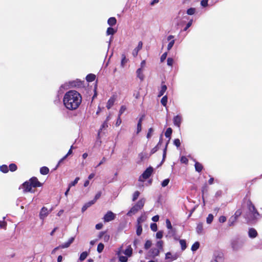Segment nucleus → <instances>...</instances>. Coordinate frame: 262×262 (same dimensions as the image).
Returning <instances> with one entry per match:
<instances>
[{
    "label": "nucleus",
    "mask_w": 262,
    "mask_h": 262,
    "mask_svg": "<svg viewBox=\"0 0 262 262\" xmlns=\"http://www.w3.org/2000/svg\"><path fill=\"white\" fill-rule=\"evenodd\" d=\"M62 101L67 109L73 111L77 109L80 106L82 101V97L76 91L70 90L66 93Z\"/></svg>",
    "instance_id": "f257e3e1"
},
{
    "label": "nucleus",
    "mask_w": 262,
    "mask_h": 262,
    "mask_svg": "<svg viewBox=\"0 0 262 262\" xmlns=\"http://www.w3.org/2000/svg\"><path fill=\"white\" fill-rule=\"evenodd\" d=\"M247 205L249 210V213L247 215L248 220L252 222L259 219L260 215L252 202L249 201L247 203Z\"/></svg>",
    "instance_id": "f03ea898"
},
{
    "label": "nucleus",
    "mask_w": 262,
    "mask_h": 262,
    "mask_svg": "<svg viewBox=\"0 0 262 262\" xmlns=\"http://www.w3.org/2000/svg\"><path fill=\"white\" fill-rule=\"evenodd\" d=\"M146 68V62L145 60L141 61L140 67L136 71L137 77L141 80L143 81L145 78L144 72Z\"/></svg>",
    "instance_id": "7ed1b4c3"
},
{
    "label": "nucleus",
    "mask_w": 262,
    "mask_h": 262,
    "mask_svg": "<svg viewBox=\"0 0 262 262\" xmlns=\"http://www.w3.org/2000/svg\"><path fill=\"white\" fill-rule=\"evenodd\" d=\"M243 245L244 242L239 239H234L231 242V248L234 251H237L241 249Z\"/></svg>",
    "instance_id": "20e7f679"
},
{
    "label": "nucleus",
    "mask_w": 262,
    "mask_h": 262,
    "mask_svg": "<svg viewBox=\"0 0 262 262\" xmlns=\"http://www.w3.org/2000/svg\"><path fill=\"white\" fill-rule=\"evenodd\" d=\"M153 171V168L151 167L147 168L142 173V174L139 178V181L144 182L145 180L148 179L151 174Z\"/></svg>",
    "instance_id": "39448f33"
},
{
    "label": "nucleus",
    "mask_w": 262,
    "mask_h": 262,
    "mask_svg": "<svg viewBox=\"0 0 262 262\" xmlns=\"http://www.w3.org/2000/svg\"><path fill=\"white\" fill-rule=\"evenodd\" d=\"M224 258L223 253L215 252L214 253L211 262H224Z\"/></svg>",
    "instance_id": "423d86ee"
},
{
    "label": "nucleus",
    "mask_w": 262,
    "mask_h": 262,
    "mask_svg": "<svg viewBox=\"0 0 262 262\" xmlns=\"http://www.w3.org/2000/svg\"><path fill=\"white\" fill-rule=\"evenodd\" d=\"M116 217V214L111 211H108L104 215L103 220L105 222H109L114 220Z\"/></svg>",
    "instance_id": "0eeeda50"
},
{
    "label": "nucleus",
    "mask_w": 262,
    "mask_h": 262,
    "mask_svg": "<svg viewBox=\"0 0 262 262\" xmlns=\"http://www.w3.org/2000/svg\"><path fill=\"white\" fill-rule=\"evenodd\" d=\"M23 188L24 192H35L34 188H33V186L31 185L30 182H29V181H27L23 184Z\"/></svg>",
    "instance_id": "6e6552de"
},
{
    "label": "nucleus",
    "mask_w": 262,
    "mask_h": 262,
    "mask_svg": "<svg viewBox=\"0 0 262 262\" xmlns=\"http://www.w3.org/2000/svg\"><path fill=\"white\" fill-rule=\"evenodd\" d=\"M117 99V96L116 95H113L107 101L106 103V107L108 110L110 109L114 104Z\"/></svg>",
    "instance_id": "1a4fd4ad"
},
{
    "label": "nucleus",
    "mask_w": 262,
    "mask_h": 262,
    "mask_svg": "<svg viewBox=\"0 0 262 262\" xmlns=\"http://www.w3.org/2000/svg\"><path fill=\"white\" fill-rule=\"evenodd\" d=\"M50 211L48 209L43 207L41 208L39 213V217L41 220H43L49 214Z\"/></svg>",
    "instance_id": "9d476101"
},
{
    "label": "nucleus",
    "mask_w": 262,
    "mask_h": 262,
    "mask_svg": "<svg viewBox=\"0 0 262 262\" xmlns=\"http://www.w3.org/2000/svg\"><path fill=\"white\" fill-rule=\"evenodd\" d=\"M178 258V255L177 254H172L171 252H168L165 254V259L168 261L171 262L176 260Z\"/></svg>",
    "instance_id": "9b49d317"
},
{
    "label": "nucleus",
    "mask_w": 262,
    "mask_h": 262,
    "mask_svg": "<svg viewBox=\"0 0 262 262\" xmlns=\"http://www.w3.org/2000/svg\"><path fill=\"white\" fill-rule=\"evenodd\" d=\"M160 250L156 248H151L148 252L149 256L151 258L158 256Z\"/></svg>",
    "instance_id": "f8f14e48"
},
{
    "label": "nucleus",
    "mask_w": 262,
    "mask_h": 262,
    "mask_svg": "<svg viewBox=\"0 0 262 262\" xmlns=\"http://www.w3.org/2000/svg\"><path fill=\"white\" fill-rule=\"evenodd\" d=\"M173 121L174 125L180 127L182 121V117L180 115H177L173 117Z\"/></svg>",
    "instance_id": "ddd939ff"
},
{
    "label": "nucleus",
    "mask_w": 262,
    "mask_h": 262,
    "mask_svg": "<svg viewBox=\"0 0 262 262\" xmlns=\"http://www.w3.org/2000/svg\"><path fill=\"white\" fill-rule=\"evenodd\" d=\"M29 182H30L31 185L33 186V188H35L37 187H40L41 186V183L38 181V179L35 178L33 177L30 179L29 181Z\"/></svg>",
    "instance_id": "4468645a"
},
{
    "label": "nucleus",
    "mask_w": 262,
    "mask_h": 262,
    "mask_svg": "<svg viewBox=\"0 0 262 262\" xmlns=\"http://www.w3.org/2000/svg\"><path fill=\"white\" fill-rule=\"evenodd\" d=\"M167 40L169 41V43L168 44V46H167V50L168 51H169L171 50V49L173 47V46L174 43V42H175V40L174 39V36L171 35H169L167 37Z\"/></svg>",
    "instance_id": "2eb2a0df"
},
{
    "label": "nucleus",
    "mask_w": 262,
    "mask_h": 262,
    "mask_svg": "<svg viewBox=\"0 0 262 262\" xmlns=\"http://www.w3.org/2000/svg\"><path fill=\"white\" fill-rule=\"evenodd\" d=\"M122 253V248L119 249L118 251L117 252V255L119 257V260L121 262H126L127 261V257L125 256L121 255Z\"/></svg>",
    "instance_id": "dca6fc26"
},
{
    "label": "nucleus",
    "mask_w": 262,
    "mask_h": 262,
    "mask_svg": "<svg viewBox=\"0 0 262 262\" xmlns=\"http://www.w3.org/2000/svg\"><path fill=\"white\" fill-rule=\"evenodd\" d=\"M166 225L167 229L169 230V231H168V234L170 235H173L174 234V231L172 229V227L170 221L168 219H167L166 220Z\"/></svg>",
    "instance_id": "f3484780"
},
{
    "label": "nucleus",
    "mask_w": 262,
    "mask_h": 262,
    "mask_svg": "<svg viewBox=\"0 0 262 262\" xmlns=\"http://www.w3.org/2000/svg\"><path fill=\"white\" fill-rule=\"evenodd\" d=\"M248 235L250 238H255L257 236V232L255 229L251 228L249 229Z\"/></svg>",
    "instance_id": "a211bd4d"
},
{
    "label": "nucleus",
    "mask_w": 262,
    "mask_h": 262,
    "mask_svg": "<svg viewBox=\"0 0 262 262\" xmlns=\"http://www.w3.org/2000/svg\"><path fill=\"white\" fill-rule=\"evenodd\" d=\"M145 199L144 198H142L141 199H140L137 203L136 205H135V206H136V207H137L139 210L141 209L144 205V204H145Z\"/></svg>",
    "instance_id": "6ab92c4d"
},
{
    "label": "nucleus",
    "mask_w": 262,
    "mask_h": 262,
    "mask_svg": "<svg viewBox=\"0 0 262 262\" xmlns=\"http://www.w3.org/2000/svg\"><path fill=\"white\" fill-rule=\"evenodd\" d=\"M142 42L141 41L139 42L138 46L133 50V55L134 57L137 56L138 52L142 49Z\"/></svg>",
    "instance_id": "aec40b11"
},
{
    "label": "nucleus",
    "mask_w": 262,
    "mask_h": 262,
    "mask_svg": "<svg viewBox=\"0 0 262 262\" xmlns=\"http://www.w3.org/2000/svg\"><path fill=\"white\" fill-rule=\"evenodd\" d=\"M74 237H71L67 242L63 243L60 246L61 248H66L69 247L70 245L74 241Z\"/></svg>",
    "instance_id": "412c9836"
},
{
    "label": "nucleus",
    "mask_w": 262,
    "mask_h": 262,
    "mask_svg": "<svg viewBox=\"0 0 262 262\" xmlns=\"http://www.w3.org/2000/svg\"><path fill=\"white\" fill-rule=\"evenodd\" d=\"M138 211H139V209L137 207H136V206L134 205L130 209V210L127 212V215L128 216H132V215L136 214Z\"/></svg>",
    "instance_id": "4be33fe9"
},
{
    "label": "nucleus",
    "mask_w": 262,
    "mask_h": 262,
    "mask_svg": "<svg viewBox=\"0 0 262 262\" xmlns=\"http://www.w3.org/2000/svg\"><path fill=\"white\" fill-rule=\"evenodd\" d=\"M123 253L127 256H131L133 253V249L130 246H128L126 249L123 251Z\"/></svg>",
    "instance_id": "5701e85b"
},
{
    "label": "nucleus",
    "mask_w": 262,
    "mask_h": 262,
    "mask_svg": "<svg viewBox=\"0 0 262 262\" xmlns=\"http://www.w3.org/2000/svg\"><path fill=\"white\" fill-rule=\"evenodd\" d=\"M95 203V201H91L86 203L81 209V211L82 212H84L88 208L90 207L91 205Z\"/></svg>",
    "instance_id": "b1692460"
},
{
    "label": "nucleus",
    "mask_w": 262,
    "mask_h": 262,
    "mask_svg": "<svg viewBox=\"0 0 262 262\" xmlns=\"http://www.w3.org/2000/svg\"><path fill=\"white\" fill-rule=\"evenodd\" d=\"M122 59L121 61V66L122 68H124L126 64V63L128 61V59L126 58L125 55L124 54H122L121 56Z\"/></svg>",
    "instance_id": "393cba45"
},
{
    "label": "nucleus",
    "mask_w": 262,
    "mask_h": 262,
    "mask_svg": "<svg viewBox=\"0 0 262 262\" xmlns=\"http://www.w3.org/2000/svg\"><path fill=\"white\" fill-rule=\"evenodd\" d=\"M117 20L115 17H110L107 20V24L111 26H114L116 24Z\"/></svg>",
    "instance_id": "a878e982"
},
{
    "label": "nucleus",
    "mask_w": 262,
    "mask_h": 262,
    "mask_svg": "<svg viewBox=\"0 0 262 262\" xmlns=\"http://www.w3.org/2000/svg\"><path fill=\"white\" fill-rule=\"evenodd\" d=\"M194 166H195V170L198 172L201 171L203 169L202 165L198 162H195Z\"/></svg>",
    "instance_id": "bb28decb"
},
{
    "label": "nucleus",
    "mask_w": 262,
    "mask_h": 262,
    "mask_svg": "<svg viewBox=\"0 0 262 262\" xmlns=\"http://www.w3.org/2000/svg\"><path fill=\"white\" fill-rule=\"evenodd\" d=\"M196 230L198 233L201 234L203 230V223H200L198 224Z\"/></svg>",
    "instance_id": "cd10ccee"
},
{
    "label": "nucleus",
    "mask_w": 262,
    "mask_h": 262,
    "mask_svg": "<svg viewBox=\"0 0 262 262\" xmlns=\"http://www.w3.org/2000/svg\"><path fill=\"white\" fill-rule=\"evenodd\" d=\"M99 237H102L103 241L105 242H108L110 239V235L108 234H106L104 233L103 232H101L100 234Z\"/></svg>",
    "instance_id": "c85d7f7f"
},
{
    "label": "nucleus",
    "mask_w": 262,
    "mask_h": 262,
    "mask_svg": "<svg viewBox=\"0 0 262 262\" xmlns=\"http://www.w3.org/2000/svg\"><path fill=\"white\" fill-rule=\"evenodd\" d=\"M95 78L96 76L94 74H90L86 77V80L88 82H92L95 79Z\"/></svg>",
    "instance_id": "c756f323"
},
{
    "label": "nucleus",
    "mask_w": 262,
    "mask_h": 262,
    "mask_svg": "<svg viewBox=\"0 0 262 262\" xmlns=\"http://www.w3.org/2000/svg\"><path fill=\"white\" fill-rule=\"evenodd\" d=\"M237 220V219H236L235 217H234L233 216L230 217V218L229 219V221H228L229 226L231 227V226H233Z\"/></svg>",
    "instance_id": "7c9ffc66"
},
{
    "label": "nucleus",
    "mask_w": 262,
    "mask_h": 262,
    "mask_svg": "<svg viewBox=\"0 0 262 262\" xmlns=\"http://www.w3.org/2000/svg\"><path fill=\"white\" fill-rule=\"evenodd\" d=\"M49 172V169L47 167H42L40 169V172L41 174L45 175L47 174Z\"/></svg>",
    "instance_id": "2f4dec72"
},
{
    "label": "nucleus",
    "mask_w": 262,
    "mask_h": 262,
    "mask_svg": "<svg viewBox=\"0 0 262 262\" xmlns=\"http://www.w3.org/2000/svg\"><path fill=\"white\" fill-rule=\"evenodd\" d=\"M166 90H167L166 85H164V84L162 85L161 86V90L160 91V92L159 93L158 97H161L162 95H163V94H164V93L165 92Z\"/></svg>",
    "instance_id": "473e14b6"
},
{
    "label": "nucleus",
    "mask_w": 262,
    "mask_h": 262,
    "mask_svg": "<svg viewBox=\"0 0 262 262\" xmlns=\"http://www.w3.org/2000/svg\"><path fill=\"white\" fill-rule=\"evenodd\" d=\"M68 89H69V85L67 83L63 84L59 88V92L62 93L64 90H67Z\"/></svg>",
    "instance_id": "72a5a7b5"
},
{
    "label": "nucleus",
    "mask_w": 262,
    "mask_h": 262,
    "mask_svg": "<svg viewBox=\"0 0 262 262\" xmlns=\"http://www.w3.org/2000/svg\"><path fill=\"white\" fill-rule=\"evenodd\" d=\"M116 31L114 28L112 27H109L107 29L106 34L107 35H113L115 33Z\"/></svg>",
    "instance_id": "f704fd0d"
},
{
    "label": "nucleus",
    "mask_w": 262,
    "mask_h": 262,
    "mask_svg": "<svg viewBox=\"0 0 262 262\" xmlns=\"http://www.w3.org/2000/svg\"><path fill=\"white\" fill-rule=\"evenodd\" d=\"M199 246H200V244L199 242H196L195 243H194L192 247H191V250L192 251H196L199 248Z\"/></svg>",
    "instance_id": "c9c22d12"
},
{
    "label": "nucleus",
    "mask_w": 262,
    "mask_h": 262,
    "mask_svg": "<svg viewBox=\"0 0 262 262\" xmlns=\"http://www.w3.org/2000/svg\"><path fill=\"white\" fill-rule=\"evenodd\" d=\"M146 219V216L145 215H141L138 219L137 222L138 224L141 225V224L144 222Z\"/></svg>",
    "instance_id": "e433bc0d"
},
{
    "label": "nucleus",
    "mask_w": 262,
    "mask_h": 262,
    "mask_svg": "<svg viewBox=\"0 0 262 262\" xmlns=\"http://www.w3.org/2000/svg\"><path fill=\"white\" fill-rule=\"evenodd\" d=\"M142 129V118H140L138 121L137 125V133H139Z\"/></svg>",
    "instance_id": "4c0bfd02"
},
{
    "label": "nucleus",
    "mask_w": 262,
    "mask_h": 262,
    "mask_svg": "<svg viewBox=\"0 0 262 262\" xmlns=\"http://www.w3.org/2000/svg\"><path fill=\"white\" fill-rule=\"evenodd\" d=\"M0 170L4 173H7L9 170L8 167L6 165H3L0 167Z\"/></svg>",
    "instance_id": "58836bf2"
},
{
    "label": "nucleus",
    "mask_w": 262,
    "mask_h": 262,
    "mask_svg": "<svg viewBox=\"0 0 262 262\" xmlns=\"http://www.w3.org/2000/svg\"><path fill=\"white\" fill-rule=\"evenodd\" d=\"M213 215L212 214H209L206 219L207 223L208 224H211L213 220Z\"/></svg>",
    "instance_id": "ea45409f"
},
{
    "label": "nucleus",
    "mask_w": 262,
    "mask_h": 262,
    "mask_svg": "<svg viewBox=\"0 0 262 262\" xmlns=\"http://www.w3.org/2000/svg\"><path fill=\"white\" fill-rule=\"evenodd\" d=\"M180 244L181 245L182 250L183 251L186 248V244L185 241L184 239H181L180 241Z\"/></svg>",
    "instance_id": "a19ab883"
},
{
    "label": "nucleus",
    "mask_w": 262,
    "mask_h": 262,
    "mask_svg": "<svg viewBox=\"0 0 262 262\" xmlns=\"http://www.w3.org/2000/svg\"><path fill=\"white\" fill-rule=\"evenodd\" d=\"M172 129L170 127L168 128L167 129H166V131L165 133V136H166V137L167 138H169L172 134Z\"/></svg>",
    "instance_id": "79ce46f5"
},
{
    "label": "nucleus",
    "mask_w": 262,
    "mask_h": 262,
    "mask_svg": "<svg viewBox=\"0 0 262 262\" xmlns=\"http://www.w3.org/2000/svg\"><path fill=\"white\" fill-rule=\"evenodd\" d=\"M142 232V228L141 225L138 224L136 233L138 235H140Z\"/></svg>",
    "instance_id": "37998d69"
},
{
    "label": "nucleus",
    "mask_w": 262,
    "mask_h": 262,
    "mask_svg": "<svg viewBox=\"0 0 262 262\" xmlns=\"http://www.w3.org/2000/svg\"><path fill=\"white\" fill-rule=\"evenodd\" d=\"M154 132V129L152 128H150L148 129V133H147V135H146V137H147V139H149V138H151V137L153 135Z\"/></svg>",
    "instance_id": "c03bdc74"
},
{
    "label": "nucleus",
    "mask_w": 262,
    "mask_h": 262,
    "mask_svg": "<svg viewBox=\"0 0 262 262\" xmlns=\"http://www.w3.org/2000/svg\"><path fill=\"white\" fill-rule=\"evenodd\" d=\"M126 110V107L125 105H122L121 106L119 112V116H121V115L123 114L125 111Z\"/></svg>",
    "instance_id": "a18cd8bd"
},
{
    "label": "nucleus",
    "mask_w": 262,
    "mask_h": 262,
    "mask_svg": "<svg viewBox=\"0 0 262 262\" xmlns=\"http://www.w3.org/2000/svg\"><path fill=\"white\" fill-rule=\"evenodd\" d=\"M79 177H77L76 178V179H75V180L72 182H71L69 184V186L70 188L72 186H75L78 182V181L79 180Z\"/></svg>",
    "instance_id": "49530a36"
},
{
    "label": "nucleus",
    "mask_w": 262,
    "mask_h": 262,
    "mask_svg": "<svg viewBox=\"0 0 262 262\" xmlns=\"http://www.w3.org/2000/svg\"><path fill=\"white\" fill-rule=\"evenodd\" d=\"M87 256H88L87 252H83L80 254L79 259L81 261L84 260L86 258Z\"/></svg>",
    "instance_id": "de8ad7c7"
},
{
    "label": "nucleus",
    "mask_w": 262,
    "mask_h": 262,
    "mask_svg": "<svg viewBox=\"0 0 262 262\" xmlns=\"http://www.w3.org/2000/svg\"><path fill=\"white\" fill-rule=\"evenodd\" d=\"M104 249V245L102 243H100L98 244L97 247V251L98 253H101L102 252Z\"/></svg>",
    "instance_id": "09e8293b"
},
{
    "label": "nucleus",
    "mask_w": 262,
    "mask_h": 262,
    "mask_svg": "<svg viewBox=\"0 0 262 262\" xmlns=\"http://www.w3.org/2000/svg\"><path fill=\"white\" fill-rule=\"evenodd\" d=\"M161 102L164 106H166L167 102V97L166 96H164L162 97L161 100Z\"/></svg>",
    "instance_id": "8fccbe9b"
},
{
    "label": "nucleus",
    "mask_w": 262,
    "mask_h": 262,
    "mask_svg": "<svg viewBox=\"0 0 262 262\" xmlns=\"http://www.w3.org/2000/svg\"><path fill=\"white\" fill-rule=\"evenodd\" d=\"M242 211L241 209H238L236 211L234 214L233 215L236 219H238V217L242 214Z\"/></svg>",
    "instance_id": "3c124183"
},
{
    "label": "nucleus",
    "mask_w": 262,
    "mask_h": 262,
    "mask_svg": "<svg viewBox=\"0 0 262 262\" xmlns=\"http://www.w3.org/2000/svg\"><path fill=\"white\" fill-rule=\"evenodd\" d=\"M140 195V192L138 191H135L133 195V201H136Z\"/></svg>",
    "instance_id": "603ef678"
},
{
    "label": "nucleus",
    "mask_w": 262,
    "mask_h": 262,
    "mask_svg": "<svg viewBox=\"0 0 262 262\" xmlns=\"http://www.w3.org/2000/svg\"><path fill=\"white\" fill-rule=\"evenodd\" d=\"M10 170L11 171H14L17 169V166L15 164L12 163L9 165Z\"/></svg>",
    "instance_id": "864d4df0"
},
{
    "label": "nucleus",
    "mask_w": 262,
    "mask_h": 262,
    "mask_svg": "<svg viewBox=\"0 0 262 262\" xmlns=\"http://www.w3.org/2000/svg\"><path fill=\"white\" fill-rule=\"evenodd\" d=\"M152 245L151 242L150 241H147L145 244L144 248L146 249H149Z\"/></svg>",
    "instance_id": "5fc2aeb1"
},
{
    "label": "nucleus",
    "mask_w": 262,
    "mask_h": 262,
    "mask_svg": "<svg viewBox=\"0 0 262 262\" xmlns=\"http://www.w3.org/2000/svg\"><path fill=\"white\" fill-rule=\"evenodd\" d=\"M195 10L194 8H191L187 10V13L188 15H193L195 13Z\"/></svg>",
    "instance_id": "6e6d98bb"
},
{
    "label": "nucleus",
    "mask_w": 262,
    "mask_h": 262,
    "mask_svg": "<svg viewBox=\"0 0 262 262\" xmlns=\"http://www.w3.org/2000/svg\"><path fill=\"white\" fill-rule=\"evenodd\" d=\"M169 181L170 180L169 179H165L161 183L162 186L163 187H166L169 183Z\"/></svg>",
    "instance_id": "4d7b16f0"
},
{
    "label": "nucleus",
    "mask_w": 262,
    "mask_h": 262,
    "mask_svg": "<svg viewBox=\"0 0 262 262\" xmlns=\"http://www.w3.org/2000/svg\"><path fill=\"white\" fill-rule=\"evenodd\" d=\"M163 242L162 241H159L157 243L156 246L159 248V249L160 250L163 248Z\"/></svg>",
    "instance_id": "13d9d810"
},
{
    "label": "nucleus",
    "mask_w": 262,
    "mask_h": 262,
    "mask_svg": "<svg viewBox=\"0 0 262 262\" xmlns=\"http://www.w3.org/2000/svg\"><path fill=\"white\" fill-rule=\"evenodd\" d=\"M180 161L182 163L185 164H187L188 162L187 158L185 156L181 157Z\"/></svg>",
    "instance_id": "bf43d9fd"
},
{
    "label": "nucleus",
    "mask_w": 262,
    "mask_h": 262,
    "mask_svg": "<svg viewBox=\"0 0 262 262\" xmlns=\"http://www.w3.org/2000/svg\"><path fill=\"white\" fill-rule=\"evenodd\" d=\"M173 143L177 147H180L181 145V142L179 139H175L173 141Z\"/></svg>",
    "instance_id": "052dcab7"
},
{
    "label": "nucleus",
    "mask_w": 262,
    "mask_h": 262,
    "mask_svg": "<svg viewBox=\"0 0 262 262\" xmlns=\"http://www.w3.org/2000/svg\"><path fill=\"white\" fill-rule=\"evenodd\" d=\"M150 228L153 231H156L157 230V226L155 223H152L150 225Z\"/></svg>",
    "instance_id": "680f3d73"
},
{
    "label": "nucleus",
    "mask_w": 262,
    "mask_h": 262,
    "mask_svg": "<svg viewBox=\"0 0 262 262\" xmlns=\"http://www.w3.org/2000/svg\"><path fill=\"white\" fill-rule=\"evenodd\" d=\"M226 220H227V219H226V216L222 215V216H221L219 217V221L220 223H223L225 222L226 221Z\"/></svg>",
    "instance_id": "e2e57ef3"
},
{
    "label": "nucleus",
    "mask_w": 262,
    "mask_h": 262,
    "mask_svg": "<svg viewBox=\"0 0 262 262\" xmlns=\"http://www.w3.org/2000/svg\"><path fill=\"white\" fill-rule=\"evenodd\" d=\"M167 65L169 66H172L173 63V60L171 58H168L167 60Z\"/></svg>",
    "instance_id": "0e129e2a"
},
{
    "label": "nucleus",
    "mask_w": 262,
    "mask_h": 262,
    "mask_svg": "<svg viewBox=\"0 0 262 262\" xmlns=\"http://www.w3.org/2000/svg\"><path fill=\"white\" fill-rule=\"evenodd\" d=\"M101 192L100 191L97 192L96 193V194L95 195V198L93 200V201H95V203L96 202V201L98 199H99V198L101 196Z\"/></svg>",
    "instance_id": "69168bd1"
},
{
    "label": "nucleus",
    "mask_w": 262,
    "mask_h": 262,
    "mask_svg": "<svg viewBox=\"0 0 262 262\" xmlns=\"http://www.w3.org/2000/svg\"><path fill=\"white\" fill-rule=\"evenodd\" d=\"M167 55V54L166 52L163 53L162 55V56H161V57L160 58L161 62H163L165 60V59L166 58Z\"/></svg>",
    "instance_id": "338daca9"
},
{
    "label": "nucleus",
    "mask_w": 262,
    "mask_h": 262,
    "mask_svg": "<svg viewBox=\"0 0 262 262\" xmlns=\"http://www.w3.org/2000/svg\"><path fill=\"white\" fill-rule=\"evenodd\" d=\"M156 237L157 238H161L162 237H163V232L162 231H158L157 233H156Z\"/></svg>",
    "instance_id": "774afa93"
}]
</instances>
